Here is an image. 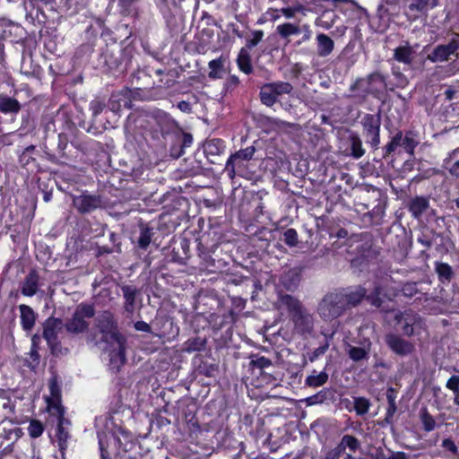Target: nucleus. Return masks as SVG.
<instances>
[{
	"label": "nucleus",
	"instance_id": "nucleus-1",
	"mask_svg": "<svg viewBox=\"0 0 459 459\" xmlns=\"http://www.w3.org/2000/svg\"><path fill=\"white\" fill-rule=\"evenodd\" d=\"M280 307L287 310L294 331L300 336L311 335L315 329L314 315L301 303V301L289 294H280L278 299Z\"/></svg>",
	"mask_w": 459,
	"mask_h": 459
},
{
	"label": "nucleus",
	"instance_id": "nucleus-2",
	"mask_svg": "<svg viewBox=\"0 0 459 459\" xmlns=\"http://www.w3.org/2000/svg\"><path fill=\"white\" fill-rule=\"evenodd\" d=\"M316 312L325 322H332L345 314L343 298L339 290L325 293L318 301Z\"/></svg>",
	"mask_w": 459,
	"mask_h": 459
},
{
	"label": "nucleus",
	"instance_id": "nucleus-3",
	"mask_svg": "<svg viewBox=\"0 0 459 459\" xmlns=\"http://www.w3.org/2000/svg\"><path fill=\"white\" fill-rule=\"evenodd\" d=\"M394 321L401 325L403 335L407 337L420 335L426 329L424 319L411 309L398 311L394 316Z\"/></svg>",
	"mask_w": 459,
	"mask_h": 459
},
{
	"label": "nucleus",
	"instance_id": "nucleus-4",
	"mask_svg": "<svg viewBox=\"0 0 459 459\" xmlns=\"http://www.w3.org/2000/svg\"><path fill=\"white\" fill-rule=\"evenodd\" d=\"M418 144L419 141L417 135L412 131H407L403 134V131L397 130L390 142L383 148V158L385 159L389 157L398 147H403V150L412 157Z\"/></svg>",
	"mask_w": 459,
	"mask_h": 459
},
{
	"label": "nucleus",
	"instance_id": "nucleus-5",
	"mask_svg": "<svg viewBox=\"0 0 459 459\" xmlns=\"http://www.w3.org/2000/svg\"><path fill=\"white\" fill-rule=\"evenodd\" d=\"M95 315L94 307L88 304H80L77 306L73 316L65 324L66 331L78 334L84 333L89 328V322L87 320L92 318Z\"/></svg>",
	"mask_w": 459,
	"mask_h": 459
},
{
	"label": "nucleus",
	"instance_id": "nucleus-6",
	"mask_svg": "<svg viewBox=\"0 0 459 459\" xmlns=\"http://www.w3.org/2000/svg\"><path fill=\"white\" fill-rule=\"evenodd\" d=\"M96 327L102 334L101 341L105 342L123 336L118 333L114 316L109 311H104L96 317Z\"/></svg>",
	"mask_w": 459,
	"mask_h": 459
},
{
	"label": "nucleus",
	"instance_id": "nucleus-7",
	"mask_svg": "<svg viewBox=\"0 0 459 459\" xmlns=\"http://www.w3.org/2000/svg\"><path fill=\"white\" fill-rule=\"evenodd\" d=\"M361 125L368 143H369L373 149H377L380 143V114H366L361 120Z\"/></svg>",
	"mask_w": 459,
	"mask_h": 459
},
{
	"label": "nucleus",
	"instance_id": "nucleus-8",
	"mask_svg": "<svg viewBox=\"0 0 459 459\" xmlns=\"http://www.w3.org/2000/svg\"><path fill=\"white\" fill-rule=\"evenodd\" d=\"M458 49L459 35L456 34L447 44H440L435 47L427 58L432 63L446 62L452 56L458 57Z\"/></svg>",
	"mask_w": 459,
	"mask_h": 459
},
{
	"label": "nucleus",
	"instance_id": "nucleus-9",
	"mask_svg": "<svg viewBox=\"0 0 459 459\" xmlns=\"http://www.w3.org/2000/svg\"><path fill=\"white\" fill-rule=\"evenodd\" d=\"M367 83V88L364 90L366 94L377 96L383 89H385L386 83L385 77L380 73H372L366 79H357L353 84L351 85L350 90L356 91Z\"/></svg>",
	"mask_w": 459,
	"mask_h": 459
},
{
	"label": "nucleus",
	"instance_id": "nucleus-10",
	"mask_svg": "<svg viewBox=\"0 0 459 459\" xmlns=\"http://www.w3.org/2000/svg\"><path fill=\"white\" fill-rule=\"evenodd\" d=\"M63 328L64 323L59 318L49 317L43 324V337L53 351L59 346L58 334Z\"/></svg>",
	"mask_w": 459,
	"mask_h": 459
},
{
	"label": "nucleus",
	"instance_id": "nucleus-11",
	"mask_svg": "<svg viewBox=\"0 0 459 459\" xmlns=\"http://www.w3.org/2000/svg\"><path fill=\"white\" fill-rule=\"evenodd\" d=\"M386 345L397 355L408 356L414 352L415 345L395 333H389L385 338Z\"/></svg>",
	"mask_w": 459,
	"mask_h": 459
},
{
	"label": "nucleus",
	"instance_id": "nucleus-12",
	"mask_svg": "<svg viewBox=\"0 0 459 459\" xmlns=\"http://www.w3.org/2000/svg\"><path fill=\"white\" fill-rule=\"evenodd\" d=\"M133 98L134 91L125 87L121 91L112 93L108 100V108L114 113H118L122 108H132Z\"/></svg>",
	"mask_w": 459,
	"mask_h": 459
},
{
	"label": "nucleus",
	"instance_id": "nucleus-13",
	"mask_svg": "<svg viewBox=\"0 0 459 459\" xmlns=\"http://www.w3.org/2000/svg\"><path fill=\"white\" fill-rule=\"evenodd\" d=\"M56 414L57 416V429L56 437L57 444L61 452H64L67 447V441L69 439V432L67 426L70 425V421L65 418V410L61 405H56Z\"/></svg>",
	"mask_w": 459,
	"mask_h": 459
},
{
	"label": "nucleus",
	"instance_id": "nucleus-14",
	"mask_svg": "<svg viewBox=\"0 0 459 459\" xmlns=\"http://www.w3.org/2000/svg\"><path fill=\"white\" fill-rule=\"evenodd\" d=\"M339 290L343 298L346 311L351 307L359 306L366 297V288L360 285Z\"/></svg>",
	"mask_w": 459,
	"mask_h": 459
},
{
	"label": "nucleus",
	"instance_id": "nucleus-15",
	"mask_svg": "<svg viewBox=\"0 0 459 459\" xmlns=\"http://www.w3.org/2000/svg\"><path fill=\"white\" fill-rule=\"evenodd\" d=\"M74 207L81 213H89L101 206V200L99 195H81L74 197Z\"/></svg>",
	"mask_w": 459,
	"mask_h": 459
},
{
	"label": "nucleus",
	"instance_id": "nucleus-16",
	"mask_svg": "<svg viewBox=\"0 0 459 459\" xmlns=\"http://www.w3.org/2000/svg\"><path fill=\"white\" fill-rule=\"evenodd\" d=\"M112 351H110V363L115 367L119 368L126 361V339L124 336L118 337L108 342Z\"/></svg>",
	"mask_w": 459,
	"mask_h": 459
},
{
	"label": "nucleus",
	"instance_id": "nucleus-17",
	"mask_svg": "<svg viewBox=\"0 0 459 459\" xmlns=\"http://www.w3.org/2000/svg\"><path fill=\"white\" fill-rule=\"evenodd\" d=\"M255 149L254 146H249L245 149L239 150L238 152L231 154L227 160L225 170L230 178H233L236 175L235 161L238 160H249L252 159Z\"/></svg>",
	"mask_w": 459,
	"mask_h": 459
},
{
	"label": "nucleus",
	"instance_id": "nucleus-18",
	"mask_svg": "<svg viewBox=\"0 0 459 459\" xmlns=\"http://www.w3.org/2000/svg\"><path fill=\"white\" fill-rule=\"evenodd\" d=\"M301 279V269L298 267L290 268L281 276V283L288 290H295Z\"/></svg>",
	"mask_w": 459,
	"mask_h": 459
},
{
	"label": "nucleus",
	"instance_id": "nucleus-19",
	"mask_svg": "<svg viewBox=\"0 0 459 459\" xmlns=\"http://www.w3.org/2000/svg\"><path fill=\"white\" fill-rule=\"evenodd\" d=\"M39 275L35 270H31L22 281L21 292L27 297L35 295L39 289Z\"/></svg>",
	"mask_w": 459,
	"mask_h": 459
},
{
	"label": "nucleus",
	"instance_id": "nucleus-20",
	"mask_svg": "<svg viewBox=\"0 0 459 459\" xmlns=\"http://www.w3.org/2000/svg\"><path fill=\"white\" fill-rule=\"evenodd\" d=\"M118 286L120 287L125 299L124 307L126 311L133 313L134 310L136 296L140 293V290L134 285L119 284Z\"/></svg>",
	"mask_w": 459,
	"mask_h": 459
},
{
	"label": "nucleus",
	"instance_id": "nucleus-21",
	"mask_svg": "<svg viewBox=\"0 0 459 459\" xmlns=\"http://www.w3.org/2000/svg\"><path fill=\"white\" fill-rule=\"evenodd\" d=\"M415 55V49L406 42L405 45L399 46L394 50V58L404 65H411Z\"/></svg>",
	"mask_w": 459,
	"mask_h": 459
},
{
	"label": "nucleus",
	"instance_id": "nucleus-22",
	"mask_svg": "<svg viewBox=\"0 0 459 459\" xmlns=\"http://www.w3.org/2000/svg\"><path fill=\"white\" fill-rule=\"evenodd\" d=\"M19 309L22 329L26 332L31 331L36 323L37 314L28 305H20Z\"/></svg>",
	"mask_w": 459,
	"mask_h": 459
},
{
	"label": "nucleus",
	"instance_id": "nucleus-23",
	"mask_svg": "<svg viewBox=\"0 0 459 459\" xmlns=\"http://www.w3.org/2000/svg\"><path fill=\"white\" fill-rule=\"evenodd\" d=\"M347 142L351 150L350 155L353 159L358 160L365 154L366 151L363 148L362 141L356 132H350Z\"/></svg>",
	"mask_w": 459,
	"mask_h": 459
},
{
	"label": "nucleus",
	"instance_id": "nucleus-24",
	"mask_svg": "<svg viewBox=\"0 0 459 459\" xmlns=\"http://www.w3.org/2000/svg\"><path fill=\"white\" fill-rule=\"evenodd\" d=\"M429 206V202L427 197L416 196L410 202L408 209L415 219H419L427 211Z\"/></svg>",
	"mask_w": 459,
	"mask_h": 459
},
{
	"label": "nucleus",
	"instance_id": "nucleus-25",
	"mask_svg": "<svg viewBox=\"0 0 459 459\" xmlns=\"http://www.w3.org/2000/svg\"><path fill=\"white\" fill-rule=\"evenodd\" d=\"M317 55L321 57L329 56L334 48L333 40L325 33H319L316 36Z\"/></svg>",
	"mask_w": 459,
	"mask_h": 459
},
{
	"label": "nucleus",
	"instance_id": "nucleus-26",
	"mask_svg": "<svg viewBox=\"0 0 459 459\" xmlns=\"http://www.w3.org/2000/svg\"><path fill=\"white\" fill-rule=\"evenodd\" d=\"M399 0H383L386 4H396ZM411 12L423 13L428 10L430 0H403Z\"/></svg>",
	"mask_w": 459,
	"mask_h": 459
},
{
	"label": "nucleus",
	"instance_id": "nucleus-27",
	"mask_svg": "<svg viewBox=\"0 0 459 459\" xmlns=\"http://www.w3.org/2000/svg\"><path fill=\"white\" fill-rule=\"evenodd\" d=\"M336 446L342 454H344L346 449H349L351 453H355L360 448V442L352 435H344Z\"/></svg>",
	"mask_w": 459,
	"mask_h": 459
},
{
	"label": "nucleus",
	"instance_id": "nucleus-28",
	"mask_svg": "<svg viewBox=\"0 0 459 459\" xmlns=\"http://www.w3.org/2000/svg\"><path fill=\"white\" fill-rule=\"evenodd\" d=\"M21 109L19 101L6 95H0V112L18 113Z\"/></svg>",
	"mask_w": 459,
	"mask_h": 459
},
{
	"label": "nucleus",
	"instance_id": "nucleus-29",
	"mask_svg": "<svg viewBox=\"0 0 459 459\" xmlns=\"http://www.w3.org/2000/svg\"><path fill=\"white\" fill-rule=\"evenodd\" d=\"M237 64L240 71L245 73L246 74H250L253 72V66L251 65V57L248 53V49L246 48H242L239 50Z\"/></svg>",
	"mask_w": 459,
	"mask_h": 459
},
{
	"label": "nucleus",
	"instance_id": "nucleus-30",
	"mask_svg": "<svg viewBox=\"0 0 459 459\" xmlns=\"http://www.w3.org/2000/svg\"><path fill=\"white\" fill-rule=\"evenodd\" d=\"M162 134L168 133L176 126L175 120L163 111H158L154 116Z\"/></svg>",
	"mask_w": 459,
	"mask_h": 459
},
{
	"label": "nucleus",
	"instance_id": "nucleus-31",
	"mask_svg": "<svg viewBox=\"0 0 459 459\" xmlns=\"http://www.w3.org/2000/svg\"><path fill=\"white\" fill-rule=\"evenodd\" d=\"M383 296V288L380 285H376L369 294L366 293L365 299L368 300L373 307L377 308H382L384 303Z\"/></svg>",
	"mask_w": 459,
	"mask_h": 459
},
{
	"label": "nucleus",
	"instance_id": "nucleus-32",
	"mask_svg": "<svg viewBox=\"0 0 459 459\" xmlns=\"http://www.w3.org/2000/svg\"><path fill=\"white\" fill-rule=\"evenodd\" d=\"M328 378L329 377L326 372L322 371L317 374L316 370H313L312 374L306 378L305 384L309 387H319L325 385Z\"/></svg>",
	"mask_w": 459,
	"mask_h": 459
},
{
	"label": "nucleus",
	"instance_id": "nucleus-33",
	"mask_svg": "<svg viewBox=\"0 0 459 459\" xmlns=\"http://www.w3.org/2000/svg\"><path fill=\"white\" fill-rule=\"evenodd\" d=\"M49 389L51 393V398L48 399V406L50 413L52 415L56 414V405H61L60 404V391L58 388V385H56L55 380H52L49 385Z\"/></svg>",
	"mask_w": 459,
	"mask_h": 459
},
{
	"label": "nucleus",
	"instance_id": "nucleus-34",
	"mask_svg": "<svg viewBox=\"0 0 459 459\" xmlns=\"http://www.w3.org/2000/svg\"><path fill=\"white\" fill-rule=\"evenodd\" d=\"M204 152L207 155L216 156L224 151V143L221 139H211L204 143Z\"/></svg>",
	"mask_w": 459,
	"mask_h": 459
},
{
	"label": "nucleus",
	"instance_id": "nucleus-35",
	"mask_svg": "<svg viewBox=\"0 0 459 459\" xmlns=\"http://www.w3.org/2000/svg\"><path fill=\"white\" fill-rule=\"evenodd\" d=\"M152 237V230L148 227L147 225L141 223L140 224V237L138 239V246L139 247L143 249H146L151 241Z\"/></svg>",
	"mask_w": 459,
	"mask_h": 459
},
{
	"label": "nucleus",
	"instance_id": "nucleus-36",
	"mask_svg": "<svg viewBox=\"0 0 459 459\" xmlns=\"http://www.w3.org/2000/svg\"><path fill=\"white\" fill-rule=\"evenodd\" d=\"M260 99L263 104L272 107L277 100V97L274 95L273 91L269 87L268 83H265L261 87Z\"/></svg>",
	"mask_w": 459,
	"mask_h": 459
},
{
	"label": "nucleus",
	"instance_id": "nucleus-37",
	"mask_svg": "<svg viewBox=\"0 0 459 459\" xmlns=\"http://www.w3.org/2000/svg\"><path fill=\"white\" fill-rule=\"evenodd\" d=\"M223 64L224 59L221 56L210 61L208 64L210 68L209 77L212 79L221 78L223 70Z\"/></svg>",
	"mask_w": 459,
	"mask_h": 459
},
{
	"label": "nucleus",
	"instance_id": "nucleus-38",
	"mask_svg": "<svg viewBox=\"0 0 459 459\" xmlns=\"http://www.w3.org/2000/svg\"><path fill=\"white\" fill-rule=\"evenodd\" d=\"M276 30L282 38H288L290 35H296L301 31L298 25L290 22L278 25Z\"/></svg>",
	"mask_w": 459,
	"mask_h": 459
},
{
	"label": "nucleus",
	"instance_id": "nucleus-39",
	"mask_svg": "<svg viewBox=\"0 0 459 459\" xmlns=\"http://www.w3.org/2000/svg\"><path fill=\"white\" fill-rule=\"evenodd\" d=\"M276 97L282 94H289L293 90L292 85L287 82H274L268 83Z\"/></svg>",
	"mask_w": 459,
	"mask_h": 459
},
{
	"label": "nucleus",
	"instance_id": "nucleus-40",
	"mask_svg": "<svg viewBox=\"0 0 459 459\" xmlns=\"http://www.w3.org/2000/svg\"><path fill=\"white\" fill-rule=\"evenodd\" d=\"M420 418L423 425V429L429 432L436 428V421L434 418L429 413L427 408H422L420 411Z\"/></svg>",
	"mask_w": 459,
	"mask_h": 459
},
{
	"label": "nucleus",
	"instance_id": "nucleus-41",
	"mask_svg": "<svg viewBox=\"0 0 459 459\" xmlns=\"http://www.w3.org/2000/svg\"><path fill=\"white\" fill-rule=\"evenodd\" d=\"M370 407V402L365 397L354 398V410L358 415H364L368 413Z\"/></svg>",
	"mask_w": 459,
	"mask_h": 459
},
{
	"label": "nucleus",
	"instance_id": "nucleus-42",
	"mask_svg": "<svg viewBox=\"0 0 459 459\" xmlns=\"http://www.w3.org/2000/svg\"><path fill=\"white\" fill-rule=\"evenodd\" d=\"M348 354L349 357L356 362L368 358V352L362 347L351 346Z\"/></svg>",
	"mask_w": 459,
	"mask_h": 459
},
{
	"label": "nucleus",
	"instance_id": "nucleus-43",
	"mask_svg": "<svg viewBox=\"0 0 459 459\" xmlns=\"http://www.w3.org/2000/svg\"><path fill=\"white\" fill-rule=\"evenodd\" d=\"M206 344L205 339L196 337L190 339L186 342L185 350L188 352L202 351Z\"/></svg>",
	"mask_w": 459,
	"mask_h": 459
},
{
	"label": "nucleus",
	"instance_id": "nucleus-44",
	"mask_svg": "<svg viewBox=\"0 0 459 459\" xmlns=\"http://www.w3.org/2000/svg\"><path fill=\"white\" fill-rule=\"evenodd\" d=\"M43 431L44 427L40 421L37 420H30V425L28 427V432L31 437L36 438L40 437Z\"/></svg>",
	"mask_w": 459,
	"mask_h": 459
},
{
	"label": "nucleus",
	"instance_id": "nucleus-45",
	"mask_svg": "<svg viewBox=\"0 0 459 459\" xmlns=\"http://www.w3.org/2000/svg\"><path fill=\"white\" fill-rule=\"evenodd\" d=\"M283 241L289 247H296L299 243L298 233L294 229H288L284 231Z\"/></svg>",
	"mask_w": 459,
	"mask_h": 459
},
{
	"label": "nucleus",
	"instance_id": "nucleus-46",
	"mask_svg": "<svg viewBox=\"0 0 459 459\" xmlns=\"http://www.w3.org/2000/svg\"><path fill=\"white\" fill-rule=\"evenodd\" d=\"M253 38L247 40L246 43V48L251 49L252 48L255 47L264 37V31L263 30H254L252 32Z\"/></svg>",
	"mask_w": 459,
	"mask_h": 459
},
{
	"label": "nucleus",
	"instance_id": "nucleus-47",
	"mask_svg": "<svg viewBox=\"0 0 459 459\" xmlns=\"http://www.w3.org/2000/svg\"><path fill=\"white\" fill-rule=\"evenodd\" d=\"M436 270L439 276H442L446 279H450L452 276V268L447 264H437Z\"/></svg>",
	"mask_w": 459,
	"mask_h": 459
},
{
	"label": "nucleus",
	"instance_id": "nucleus-48",
	"mask_svg": "<svg viewBox=\"0 0 459 459\" xmlns=\"http://www.w3.org/2000/svg\"><path fill=\"white\" fill-rule=\"evenodd\" d=\"M329 348V343L326 342L324 345L315 349L311 353H308V359L311 362H314L320 356L324 355Z\"/></svg>",
	"mask_w": 459,
	"mask_h": 459
},
{
	"label": "nucleus",
	"instance_id": "nucleus-49",
	"mask_svg": "<svg viewBox=\"0 0 459 459\" xmlns=\"http://www.w3.org/2000/svg\"><path fill=\"white\" fill-rule=\"evenodd\" d=\"M327 396V391L322 390L316 394H314L307 399V403L309 405L316 404V403H323Z\"/></svg>",
	"mask_w": 459,
	"mask_h": 459
},
{
	"label": "nucleus",
	"instance_id": "nucleus-50",
	"mask_svg": "<svg viewBox=\"0 0 459 459\" xmlns=\"http://www.w3.org/2000/svg\"><path fill=\"white\" fill-rule=\"evenodd\" d=\"M251 363L254 365V367L258 368H264L271 366L272 364L271 360L265 357H260L256 359H254Z\"/></svg>",
	"mask_w": 459,
	"mask_h": 459
},
{
	"label": "nucleus",
	"instance_id": "nucleus-51",
	"mask_svg": "<svg viewBox=\"0 0 459 459\" xmlns=\"http://www.w3.org/2000/svg\"><path fill=\"white\" fill-rule=\"evenodd\" d=\"M104 107H105V104L103 102H101L100 100H95L91 102V109L94 116L100 115L102 112Z\"/></svg>",
	"mask_w": 459,
	"mask_h": 459
},
{
	"label": "nucleus",
	"instance_id": "nucleus-52",
	"mask_svg": "<svg viewBox=\"0 0 459 459\" xmlns=\"http://www.w3.org/2000/svg\"><path fill=\"white\" fill-rule=\"evenodd\" d=\"M341 455V451L335 446L325 454L324 459H339Z\"/></svg>",
	"mask_w": 459,
	"mask_h": 459
},
{
	"label": "nucleus",
	"instance_id": "nucleus-53",
	"mask_svg": "<svg viewBox=\"0 0 459 459\" xmlns=\"http://www.w3.org/2000/svg\"><path fill=\"white\" fill-rule=\"evenodd\" d=\"M396 394H397V391L395 388L391 386L387 389L386 399H387L388 403H395Z\"/></svg>",
	"mask_w": 459,
	"mask_h": 459
},
{
	"label": "nucleus",
	"instance_id": "nucleus-54",
	"mask_svg": "<svg viewBox=\"0 0 459 459\" xmlns=\"http://www.w3.org/2000/svg\"><path fill=\"white\" fill-rule=\"evenodd\" d=\"M301 8H302L301 6H299L297 8H291V7L283 8V9H281V13L286 18H292L295 15L296 12L300 11Z\"/></svg>",
	"mask_w": 459,
	"mask_h": 459
},
{
	"label": "nucleus",
	"instance_id": "nucleus-55",
	"mask_svg": "<svg viewBox=\"0 0 459 459\" xmlns=\"http://www.w3.org/2000/svg\"><path fill=\"white\" fill-rule=\"evenodd\" d=\"M134 327L137 331L150 333L151 332V326L143 322V321H138L135 323Z\"/></svg>",
	"mask_w": 459,
	"mask_h": 459
},
{
	"label": "nucleus",
	"instance_id": "nucleus-56",
	"mask_svg": "<svg viewBox=\"0 0 459 459\" xmlns=\"http://www.w3.org/2000/svg\"><path fill=\"white\" fill-rule=\"evenodd\" d=\"M443 447H445L446 449L453 452V453H456L457 452V447L455 446V444L451 440V439H445L443 440Z\"/></svg>",
	"mask_w": 459,
	"mask_h": 459
},
{
	"label": "nucleus",
	"instance_id": "nucleus-57",
	"mask_svg": "<svg viewBox=\"0 0 459 459\" xmlns=\"http://www.w3.org/2000/svg\"><path fill=\"white\" fill-rule=\"evenodd\" d=\"M178 108L185 113H191L192 107L191 104L187 101L182 100L178 103Z\"/></svg>",
	"mask_w": 459,
	"mask_h": 459
},
{
	"label": "nucleus",
	"instance_id": "nucleus-58",
	"mask_svg": "<svg viewBox=\"0 0 459 459\" xmlns=\"http://www.w3.org/2000/svg\"><path fill=\"white\" fill-rule=\"evenodd\" d=\"M448 171L452 176L459 178V160L448 169Z\"/></svg>",
	"mask_w": 459,
	"mask_h": 459
},
{
	"label": "nucleus",
	"instance_id": "nucleus-59",
	"mask_svg": "<svg viewBox=\"0 0 459 459\" xmlns=\"http://www.w3.org/2000/svg\"><path fill=\"white\" fill-rule=\"evenodd\" d=\"M387 459H407V455L403 452H391V455Z\"/></svg>",
	"mask_w": 459,
	"mask_h": 459
},
{
	"label": "nucleus",
	"instance_id": "nucleus-60",
	"mask_svg": "<svg viewBox=\"0 0 459 459\" xmlns=\"http://www.w3.org/2000/svg\"><path fill=\"white\" fill-rule=\"evenodd\" d=\"M303 29L305 33L302 37L301 42L307 41L311 38V30H309V26L305 25ZM299 43H300V41H299Z\"/></svg>",
	"mask_w": 459,
	"mask_h": 459
},
{
	"label": "nucleus",
	"instance_id": "nucleus-61",
	"mask_svg": "<svg viewBox=\"0 0 459 459\" xmlns=\"http://www.w3.org/2000/svg\"><path fill=\"white\" fill-rule=\"evenodd\" d=\"M418 242L426 247H430L432 246V241L425 236L418 238Z\"/></svg>",
	"mask_w": 459,
	"mask_h": 459
},
{
	"label": "nucleus",
	"instance_id": "nucleus-62",
	"mask_svg": "<svg viewBox=\"0 0 459 459\" xmlns=\"http://www.w3.org/2000/svg\"><path fill=\"white\" fill-rule=\"evenodd\" d=\"M372 459H387L382 448H377L376 453L372 455Z\"/></svg>",
	"mask_w": 459,
	"mask_h": 459
},
{
	"label": "nucleus",
	"instance_id": "nucleus-63",
	"mask_svg": "<svg viewBox=\"0 0 459 459\" xmlns=\"http://www.w3.org/2000/svg\"><path fill=\"white\" fill-rule=\"evenodd\" d=\"M457 155H459V147L453 150L451 152H449L448 157L445 160V162L446 163L449 162L454 158H455Z\"/></svg>",
	"mask_w": 459,
	"mask_h": 459
},
{
	"label": "nucleus",
	"instance_id": "nucleus-64",
	"mask_svg": "<svg viewBox=\"0 0 459 459\" xmlns=\"http://www.w3.org/2000/svg\"><path fill=\"white\" fill-rule=\"evenodd\" d=\"M396 410H397L396 403H388V407L386 409V413H388L389 416H394Z\"/></svg>",
	"mask_w": 459,
	"mask_h": 459
}]
</instances>
